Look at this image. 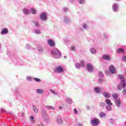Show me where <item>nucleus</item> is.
Here are the masks:
<instances>
[{
  "label": "nucleus",
  "instance_id": "obj_19",
  "mask_svg": "<svg viewBox=\"0 0 126 126\" xmlns=\"http://www.w3.org/2000/svg\"><path fill=\"white\" fill-rule=\"evenodd\" d=\"M103 95L105 98H111V95H110V94L108 93L107 92H104L103 93Z\"/></svg>",
  "mask_w": 126,
  "mask_h": 126
},
{
  "label": "nucleus",
  "instance_id": "obj_6",
  "mask_svg": "<svg viewBox=\"0 0 126 126\" xmlns=\"http://www.w3.org/2000/svg\"><path fill=\"white\" fill-rule=\"evenodd\" d=\"M91 123L94 126H97V125H99L100 123V120L97 118H94L91 120Z\"/></svg>",
  "mask_w": 126,
  "mask_h": 126
},
{
  "label": "nucleus",
  "instance_id": "obj_12",
  "mask_svg": "<svg viewBox=\"0 0 126 126\" xmlns=\"http://www.w3.org/2000/svg\"><path fill=\"white\" fill-rule=\"evenodd\" d=\"M23 13L25 15H28L30 14V10L27 8H24L23 9Z\"/></svg>",
  "mask_w": 126,
  "mask_h": 126
},
{
  "label": "nucleus",
  "instance_id": "obj_38",
  "mask_svg": "<svg viewBox=\"0 0 126 126\" xmlns=\"http://www.w3.org/2000/svg\"><path fill=\"white\" fill-rule=\"evenodd\" d=\"M33 108L34 113H38V108H37V107H36L34 105H33Z\"/></svg>",
  "mask_w": 126,
  "mask_h": 126
},
{
  "label": "nucleus",
  "instance_id": "obj_24",
  "mask_svg": "<svg viewBox=\"0 0 126 126\" xmlns=\"http://www.w3.org/2000/svg\"><path fill=\"white\" fill-rule=\"evenodd\" d=\"M26 79L28 81H33V77L29 76L26 77Z\"/></svg>",
  "mask_w": 126,
  "mask_h": 126
},
{
  "label": "nucleus",
  "instance_id": "obj_41",
  "mask_svg": "<svg viewBox=\"0 0 126 126\" xmlns=\"http://www.w3.org/2000/svg\"><path fill=\"white\" fill-rule=\"evenodd\" d=\"M45 108L46 109H48V110H51V109H52V110H54V107L52 106H45Z\"/></svg>",
  "mask_w": 126,
  "mask_h": 126
},
{
  "label": "nucleus",
  "instance_id": "obj_7",
  "mask_svg": "<svg viewBox=\"0 0 126 126\" xmlns=\"http://www.w3.org/2000/svg\"><path fill=\"white\" fill-rule=\"evenodd\" d=\"M94 67V66L90 63H88L87 64V69L89 72H93Z\"/></svg>",
  "mask_w": 126,
  "mask_h": 126
},
{
  "label": "nucleus",
  "instance_id": "obj_10",
  "mask_svg": "<svg viewBox=\"0 0 126 126\" xmlns=\"http://www.w3.org/2000/svg\"><path fill=\"white\" fill-rule=\"evenodd\" d=\"M112 9L114 12H117L119 9V4L118 3H114L112 5Z\"/></svg>",
  "mask_w": 126,
  "mask_h": 126
},
{
  "label": "nucleus",
  "instance_id": "obj_8",
  "mask_svg": "<svg viewBox=\"0 0 126 126\" xmlns=\"http://www.w3.org/2000/svg\"><path fill=\"white\" fill-rule=\"evenodd\" d=\"M114 102L115 104V106H116L117 108H120V107H121V105H122V100H121V98L116 99L115 100H114Z\"/></svg>",
  "mask_w": 126,
  "mask_h": 126
},
{
  "label": "nucleus",
  "instance_id": "obj_21",
  "mask_svg": "<svg viewBox=\"0 0 126 126\" xmlns=\"http://www.w3.org/2000/svg\"><path fill=\"white\" fill-rule=\"evenodd\" d=\"M36 93L38 94H44V90L42 89H36Z\"/></svg>",
  "mask_w": 126,
  "mask_h": 126
},
{
  "label": "nucleus",
  "instance_id": "obj_56",
  "mask_svg": "<svg viewBox=\"0 0 126 126\" xmlns=\"http://www.w3.org/2000/svg\"><path fill=\"white\" fill-rule=\"evenodd\" d=\"M64 59H66V56H64Z\"/></svg>",
  "mask_w": 126,
  "mask_h": 126
},
{
  "label": "nucleus",
  "instance_id": "obj_35",
  "mask_svg": "<svg viewBox=\"0 0 126 126\" xmlns=\"http://www.w3.org/2000/svg\"><path fill=\"white\" fill-rule=\"evenodd\" d=\"M66 100L67 101L68 104H72V100L70 98H67L66 99Z\"/></svg>",
  "mask_w": 126,
  "mask_h": 126
},
{
  "label": "nucleus",
  "instance_id": "obj_25",
  "mask_svg": "<svg viewBox=\"0 0 126 126\" xmlns=\"http://www.w3.org/2000/svg\"><path fill=\"white\" fill-rule=\"evenodd\" d=\"M33 24L34 26L36 27V28H38V27H40V24H39V22H38L37 21L34 22Z\"/></svg>",
  "mask_w": 126,
  "mask_h": 126
},
{
  "label": "nucleus",
  "instance_id": "obj_36",
  "mask_svg": "<svg viewBox=\"0 0 126 126\" xmlns=\"http://www.w3.org/2000/svg\"><path fill=\"white\" fill-rule=\"evenodd\" d=\"M83 28L85 29V30H87V29H88V26L87 24L84 23L83 24Z\"/></svg>",
  "mask_w": 126,
  "mask_h": 126
},
{
  "label": "nucleus",
  "instance_id": "obj_27",
  "mask_svg": "<svg viewBox=\"0 0 126 126\" xmlns=\"http://www.w3.org/2000/svg\"><path fill=\"white\" fill-rule=\"evenodd\" d=\"M31 12L32 14H36V10L34 8H31Z\"/></svg>",
  "mask_w": 126,
  "mask_h": 126
},
{
  "label": "nucleus",
  "instance_id": "obj_13",
  "mask_svg": "<svg viewBox=\"0 0 126 126\" xmlns=\"http://www.w3.org/2000/svg\"><path fill=\"white\" fill-rule=\"evenodd\" d=\"M48 44L50 46V47H55V42L53 41V40L50 39L48 40Z\"/></svg>",
  "mask_w": 126,
  "mask_h": 126
},
{
  "label": "nucleus",
  "instance_id": "obj_57",
  "mask_svg": "<svg viewBox=\"0 0 126 126\" xmlns=\"http://www.w3.org/2000/svg\"><path fill=\"white\" fill-rule=\"evenodd\" d=\"M116 0L119 1V0Z\"/></svg>",
  "mask_w": 126,
  "mask_h": 126
},
{
  "label": "nucleus",
  "instance_id": "obj_22",
  "mask_svg": "<svg viewBox=\"0 0 126 126\" xmlns=\"http://www.w3.org/2000/svg\"><path fill=\"white\" fill-rule=\"evenodd\" d=\"M57 121L58 124H60V125H62V124L63 123L61 117H57Z\"/></svg>",
  "mask_w": 126,
  "mask_h": 126
},
{
  "label": "nucleus",
  "instance_id": "obj_26",
  "mask_svg": "<svg viewBox=\"0 0 126 126\" xmlns=\"http://www.w3.org/2000/svg\"><path fill=\"white\" fill-rule=\"evenodd\" d=\"M125 50L122 48H118L117 50V52L118 54H121V53H124Z\"/></svg>",
  "mask_w": 126,
  "mask_h": 126
},
{
  "label": "nucleus",
  "instance_id": "obj_46",
  "mask_svg": "<svg viewBox=\"0 0 126 126\" xmlns=\"http://www.w3.org/2000/svg\"><path fill=\"white\" fill-rule=\"evenodd\" d=\"M63 11H64L65 12H66L67 11H68V9H67V8H64L63 9Z\"/></svg>",
  "mask_w": 126,
  "mask_h": 126
},
{
  "label": "nucleus",
  "instance_id": "obj_5",
  "mask_svg": "<svg viewBox=\"0 0 126 126\" xmlns=\"http://www.w3.org/2000/svg\"><path fill=\"white\" fill-rule=\"evenodd\" d=\"M40 18L42 21H47L48 20V15L46 13L42 12L40 15Z\"/></svg>",
  "mask_w": 126,
  "mask_h": 126
},
{
  "label": "nucleus",
  "instance_id": "obj_45",
  "mask_svg": "<svg viewBox=\"0 0 126 126\" xmlns=\"http://www.w3.org/2000/svg\"><path fill=\"white\" fill-rule=\"evenodd\" d=\"M122 60L123 62H125V61H126V56H124L123 57H122Z\"/></svg>",
  "mask_w": 126,
  "mask_h": 126
},
{
  "label": "nucleus",
  "instance_id": "obj_44",
  "mask_svg": "<svg viewBox=\"0 0 126 126\" xmlns=\"http://www.w3.org/2000/svg\"><path fill=\"white\" fill-rule=\"evenodd\" d=\"M26 48L27 49V50H30V49H31V46L29 45V44H27L26 45Z\"/></svg>",
  "mask_w": 126,
  "mask_h": 126
},
{
  "label": "nucleus",
  "instance_id": "obj_30",
  "mask_svg": "<svg viewBox=\"0 0 126 126\" xmlns=\"http://www.w3.org/2000/svg\"><path fill=\"white\" fill-rule=\"evenodd\" d=\"M34 33L37 34H41V31H40V30L35 29L34 30Z\"/></svg>",
  "mask_w": 126,
  "mask_h": 126
},
{
  "label": "nucleus",
  "instance_id": "obj_39",
  "mask_svg": "<svg viewBox=\"0 0 126 126\" xmlns=\"http://www.w3.org/2000/svg\"><path fill=\"white\" fill-rule=\"evenodd\" d=\"M94 91L96 93H99L100 92V88L96 87L94 88Z\"/></svg>",
  "mask_w": 126,
  "mask_h": 126
},
{
  "label": "nucleus",
  "instance_id": "obj_2",
  "mask_svg": "<svg viewBox=\"0 0 126 126\" xmlns=\"http://www.w3.org/2000/svg\"><path fill=\"white\" fill-rule=\"evenodd\" d=\"M51 55L54 59H61L62 53L61 51L57 48H54L51 52Z\"/></svg>",
  "mask_w": 126,
  "mask_h": 126
},
{
  "label": "nucleus",
  "instance_id": "obj_31",
  "mask_svg": "<svg viewBox=\"0 0 126 126\" xmlns=\"http://www.w3.org/2000/svg\"><path fill=\"white\" fill-rule=\"evenodd\" d=\"M80 63L81 66H82V67H84V65H85V61L82 60L80 61Z\"/></svg>",
  "mask_w": 126,
  "mask_h": 126
},
{
  "label": "nucleus",
  "instance_id": "obj_20",
  "mask_svg": "<svg viewBox=\"0 0 126 126\" xmlns=\"http://www.w3.org/2000/svg\"><path fill=\"white\" fill-rule=\"evenodd\" d=\"M105 102L106 104H107V105L112 106V105H113V103H112V102H111V100H110L109 99H106L105 100Z\"/></svg>",
  "mask_w": 126,
  "mask_h": 126
},
{
  "label": "nucleus",
  "instance_id": "obj_53",
  "mask_svg": "<svg viewBox=\"0 0 126 126\" xmlns=\"http://www.w3.org/2000/svg\"><path fill=\"white\" fill-rule=\"evenodd\" d=\"M31 120H34V116H31Z\"/></svg>",
  "mask_w": 126,
  "mask_h": 126
},
{
  "label": "nucleus",
  "instance_id": "obj_3",
  "mask_svg": "<svg viewBox=\"0 0 126 126\" xmlns=\"http://www.w3.org/2000/svg\"><path fill=\"white\" fill-rule=\"evenodd\" d=\"M41 117L42 118H44L45 122H46V123L49 122V115H48V114H47V112H46V110L45 109H42L41 110Z\"/></svg>",
  "mask_w": 126,
  "mask_h": 126
},
{
  "label": "nucleus",
  "instance_id": "obj_51",
  "mask_svg": "<svg viewBox=\"0 0 126 126\" xmlns=\"http://www.w3.org/2000/svg\"><path fill=\"white\" fill-rule=\"evenodd\" d=\"M83 126L82 124L79 123L77 124V126Z\"/></svg>",
  "mask_w": 126,
  "mask_h": 126
},
{
  "label": "nucleus",
  "instance_id": "obj_40",
  "mask_svg": "<svg viewBox=\"0 0 126 126\" xmlns=\"http://www.w3.org/2000/svg\"><path fill=\"white\" fill-rule=\"evenodd\" d=\"M78 2L80 4H83L85 2V0H78Z\"/></svg>",
  "mask_w": 126,
  "mask_h": 126
},
{
  "label": "nucleus",
  "instance_id": "obj_11",
  "mask_svg": "<svg viewBox=\"0 0 126 126\" xmlns=\"http://www.w3.org/2000/svg\"><path fill=\"white\" fill-rule=\"evenodd\" d=\"M109 70L111 73H112V74H113V73H115L116 71V68H115V67L113 65H111L109 67Z\"/></svg>",
  "mask_w": 126,
  "mask_h": 126
},
{
  "label": "nucleus",
  "instance_id": "obj_33",
  "mask_svg": "<svg viewBox=\"0 0 126 126\" xmlns=\"http://www.w3.org/2000/svg\"><path fill=\"white\" fill-rule=\"evenodd\" d=\"M99 106L101 108H103V107H105L106 106V104H105L104 102H100Z\"/></svg>",
  "mask_w": 126,
  "mask_h": 126
},
{
  "label": "nucleus",
  "instance_id": "obj_50",
  "mask_svg": "<svg viewBox=\"0 0 126 126\" xmlns=\"http://www.w3.org/2000/svg\"><path fill=\"white\" fill-rule=\"evenodd\" d=\"M31 122L33 124V123H35V120L34 119H31Z\"/></svg>",
  "mask_w": 126,
  "mask_h": 126
},
{
  "label": "nucleus",
  "instance_id": "obj_4",
  "mask_svg": "<svg viewBox=\"0 0 126 126\" xmlns=\"http://www.w3.org/2000/svg\"><path fill=\"white\" fill-rule=\"evenodd\" d=\"M54 72L56 73H63V68L62 66H58L54 69Z\"/></svg>",
  "mask_w": 126,
  "mask_h": 126
},
{
  "label": "nucleus",
  "instance_id": "obj_42",
  "mask_svg": "<svg viewBox=\"0 0 126 126\" xmlns=\"http://www.w3.org/2000/svg\"><path fill=\"white\" fill-rule=\"evenodd\" d=\"M33 79L36 81V82H41V79L38 78H34Z\"/></svg>",
  "mask_w": 126,
  "mask_h": 126
},
{
  "label": "nucleus",
  "instance_id": "obj_54",
  "mask_svg": "<svg viewBox=\"0 0 126 126\" xmlns=\"http://www.w3.org/2000/svg\"><path fill=\"white\" fill-rule=\"evenodd\" d=\"M59 108L60 110H62L63 109V107H62V106H59Z\"/></svg>",
  "mask_w": 126,
  "mask_h": 126
},
{
  "label": "nucleus",
  "instance_id": "obj_15",
  "mask_svg": "<svg viewBox=\"0 0 126 126\" xmlns=\"http://www.w3.org/2000/svg\"><path fill=\"white\" fill-rule=\"evenodd\" d=\"M112 97H113L114 101L116 100H118V99H120V97H119V95L117 93H113Z\"/></svg>",
  "mask_w": 126,
  "mask_h": 126
},
{
  "label": "nucleus",
  "instance_id": "obj_9",
  "mask_svg": "<svg viewBox=\"0 0 126 126\" xmlns=\"http://www.w3.org/2000/svg\"><path fill=\"white\" fill-rule=\"evenodd\" d=\"M36 49L37 50L38 53H40V54H43V53L45 52L44 48L41 45H38L36 47Z\"/></svg>",
  "mask_w": 126,
  "mask_h": 126
},
{
  "label": "nucleus",
  "instance_id": "obj_1",
  "mask_svg": "<svg viewBox=\"0 0 126 126\" xmlns=\"http://www.w3.org/2000/svg\"><path fill=\"white\" fill-rule=\"evenodd\" d=\"M118 78L120 79L121 82L120 84L117 86V89L118 90H122L123 88L126 87V80L125 79L124 75H119L118 76Z\"/></svg>",
  "mask_w": 126,
  "mask_h": 126
},
{
  "label": "nucleus",
  "instance_id": "obj_37",
  "mask_svg": "<svg viewBox=\"0 0 126 126\" xmlns=\"http://www.w3.org/2000/svg\"><path fill=\"white\" fill-rule=\"evenodd\" d=\"M105 116H106V114H105L104 112H101L99 114V117L100 118H104V117H105Z\"/></svg>",
  "mask_w": 126,
  "mask_h": 126
},
{
  "label": "nucleus",
  "instance_id": "obj_55",
  "mask_svg": "<svg viewBox=\"0 0 126 126\" xmlns=\"http://www.w3.org/2000/svg\"><path fill=\"white\" fill-rule=\"evenodd\" d=\"M112 121H113V119H110V122H112Z\"/></svg>",
  "mask_w": 126,
  "mask_h": 126
},
{
  "label": "nucleus",
  "instance_id": "obj_47",
  "mask_svg": "<svg viewBox=\"0 0 126 126\" xmlns=\"http://www.w3.org/2000/svg\"><path fill=\"white\" fill-rule=\"evenodd\" d=\"M123 94H126V88L124 89V90L123 91Z\"/></svg>",
  "mask_w": 126,
  "mask_h": 126
},
{
  "label": "nucleus",
  "instance_id": "obj_43",
  "mask_svg": "<svg viewBox=\"0 0 126 126\" xmlns=\"http://www.w3.org/2000/svg\"><path fill=\"white\" fill-rule=\"evenodd\" d=\"M73 113L75 115H77V114H78V111H77V109H76V108L74 109Z\"/></svg>",
  "mask_w": 126,
  "mask_h": 126
},
{
  "label": "nucleus",
  "instance_id": "obj_23",
  "mask_svg": "<svg viewBox=\"0 0 126 126\" xmlns=\"http://www.w3.org/2000/svg\"><path fill=\"white\" fill-rule=\"evenodd\" d=\"M90 52L91 54H93V55L96 54V50L93 48H91L90 49Z\"/></svg>",
  "mask_w": 126,
  "mask_h": 126
},
{
  "label": "nucleus",
  "instance_id": "obj_34",
  "mask_svg": "<svg viewBox=\"0 0 126 126\" xmlns=\"http://www.w3.org/2000/svg\"><path fill=\"white\" fill-rule=\"evenodd\" d=\"M103 37L105 38V39H108V38H109V35L107 32H104Z\"/></svg>",
  "mask_w": 126,
  "mask_h": 126
},
{
  "label": "nucleus",
  "instance_id": "obj_17",
  "mask_svg": "<svg viewBox=\"0 0 126 126\" xmlns=\"http://www.w3.org/2000/svg\"><path fill=\"white\" fill-rule=\"evenodd\" d=\"M63 21L64 23H68V22H70V20L68 17L64 16Z\"/></svg>",
  "mask_w": 126,
  "mask_h": 126
},
{
  "label": "nucleus",
  "instance_id": "obj_18",
  "mask_svg": "<svg viewBox=\"0 0 126 126\" xmlns=\"http://www.w3.org/2000/svg\"><path fill=\"white\" fill-rule=\"evenodd\" d=\"M49 91H50V92H51L53 95H54V96H58V95H59V92L55 90L50 89Z\"/></svg>",
  "mask_w": 126,
  "mask_h": 126
},
{
  "label": "nucleus",
  "instance_id": "obj_52",
  "mask_svg": "<svg viewBox=\"0 0 126 126\" xmlns=\"http://www.w3.org/2000/svg\"><path fill=\"white\" fill-rule=\"evenodd\" d=\"M1 111L2 113H3V112H5V110L3 108L1 109Z\"/></svg>",
  "mask_w": 126,
  "mask_h": 126
},
{
  "label": "nucleus",
  "instance_id": "obj_48",
  "mask_svg": "<svg viewBox=\"0 0 126 126\" xmlns=\"http://www.w3.org/2000/svg\"><path fill=\"white\" fill-rule=\"evenodd\" d=\"M102 82H103V80H102V79H99L98 83H102Z\"/></svg>",
  "mask_w": 126,
  "mask_h": 126
},
{
  "label": "nucleus",
  "instance_id": "obj_28",
  "mask_svg": "<svg viewBox=\"0 0 126 126\" xmlns=\"http://www.w3.org/2000/svg\"><path fill=\"white\" fill-rule=\"evenodd\" d=\"M80 63H76L75 64V67H76V68L79 69L80 68Z\"/></svg>",
  "mask_w": 126,
  "mask_h": 126
},
{
  "label": "nucleus",
  "instance_id": "obj_14",
  "mask_svg": "<svg viewBox=\"0 0 126 126\" xmlns=\"http://www.w3.org/2000/svg\"><path fill=\"white\" fill-rule=\"evenodd\" d=\"M102 58L103 60H105L106 61H110V56L108 54H104L102 55Z\"/></svg>",
  "mask_w": 126,
  "mask_h": 126
},
{
  "label": "nucleus",
  "instance_id": "obj_16",
  "mask_svg": "<svg viewBox=\"0 0 126 126\" xmlns=\"http://www.w3.org/2000/svg\"><path fill=\"white\" fill-rule=\"evenodd\" d=\"M7 33H8V30L6 28H3L0 32V34L3 35V34H7Z\"/></svg>",
  "mask_w": 126,
  "mask_h": 126
},
{
  "label": "nucleus",
  "instance_id": "obj_32",
  "mask_svg": "<svg viewBox=\"0 0 126 126\" xmlns=\"http://www.w3.org/2000/svg\"><path fill=\"white\" fill-rule=\"evenodd\" d=\"M99 77L100 78H103L104 77V74L103 73V72L100 71L98 74Z\"/></svg>",
  "mask_w": 126,
  "mask_h": 126
},
{
  "label": "nucleus",
  "instance_id": "obj_29",
  "mask_svg": "<svg viewBox=\"0 0 126 126\" xmlns=\"http://www.w3.org/2000/svg\"><path fill=\"white\" fill-rule=\"evenodd\" d=\"M112 105H106V109L107 110V111H112V107H111Z\"/></svg>",
  "mask_w": 126,
  "mask_h": 126
},
{
  "label": "nucleus",
  "instance_id": "obj_49",
  "mask_svg": "<svg viewBox=\"0 0 126 126\" xmlns=\"http://www.w3.org/2000/svg\"><path fill=\"white\" fill-rule=\"evenodd\" d=\"M75 48L74 47V46H71V51H74Z\"/></svg>",
  "mask_w": 126,
  "mask_h": 126
}]
</instances>
